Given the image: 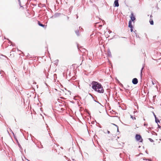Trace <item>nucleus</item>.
Wrapping results in <instances>:
<instances>
[{
    "label": "nucleus",
    "instance_id": "423d86ee",
    "mask_svg": "<svg viewBox=\"0 0 161 161\" xmlns=\"http://www.w3.org/2000/svg\"><path fill=\"white\" fill-rule=\"evenodd\" d=\"M128 26L130 28H133V26L132 25V22L130 20L129 21Z\"/></svg>",
    "mask_w": 161,
    "mask_h": 161
},
{
    "label": "nucleus",
    "instance_id": "7c9ffc66",
    "mask_svg": "<svg viewBox=\"0 0 161 161\" xmlns=\"http://www.w3.org/2000/svg\"><path fill=\"white\" fill-rule=\"evenodd\" d=\"M161 1V0H160Z\"/></svg>",
    "mask_w": 161,
    "mask_h": 161
},
{
    "label": "nucleus",
    "instance_id": "412c9836",
    "mask_svg": "<svg viewBox=\"0 0 161 161\" xmlns=\"http://www.w3.org/2000/svg\"><path fill=\"white\" fill-rule=\"evenodd\" d=\"M130 31L131 32H132L133 31V28H130Z\"/></svg>",
    "mask_w": 161,
    "mask_h": 161
},
{
    "label": "nucleus",
    "instance_id": "cd10ccee",
    "mask_svg": "<svg viewBox=\"0 0 161 161\" xmlns=\"http://www.w3.org/2000/svg\"><path fill=\"white\" fill-rule=\"evenodd\" d=\"M151 129V128H149L148 129Z\"/></svg>",
    "mask_w": 161,
    "mask_h": 161
},
{
    "label": "nucleus",
    "instance_id": "1a4fd4ad",
    "mask_svg": "<svg viewBox=\"0 0 161 161\" xmlns=\"http://www.w3.org/2000/svg\"><path fill=\"white\" fill-rule=\"evenodd\" d=\"M144 65L143 64V66H142V67L141 69V70L140 75H141V77H142V70L143 69H144Z\"/></svg>",
    "mask_w": 161,
    "mask_h": 161
},
{
    "label": "nucleus",
    "instance_id": "f8f14e48",
    "mask_svg": "<svg viewBox=\"0 0 161 161\" xmlns=\"http://www.w3.org/2000/svg\"><path fill=\"white\" fill-rule=\"evenodd\" d=\"M155 120L156 122L157 123H158L160 122L159 120L158 119H157V118L155 119Z\"/></svg>",
    "mask_w": 161,
    "mask_h": 161
},
{
    "label": "nucleus",
    "instance_id": "9b49d317",
    "mask_svg": "<svg viewBox=\"0 0 161 161\" xmlns=\"http://www.w3.org/2000/svg\"><path fill=\"white\" fill-rule=\"evenodd\" d=\"M151 25H153V20H151L149 21Z\"/></svg>",
    "mask_w": 161,
    "mask_h": 161
},
{
    "label": "nucleus",
    "instance_id": "7ed1b4c3",
    "mask_svg": "<svg viewBox=\"0 0 161 161\" xmlns=\"http://www.w3.org/2000/svg\"><path fill=\"white\" fill-rule=\"evenodd\" d=\"M130 18L131 20L133 21L136 19V18L134 16V14L133 13H131V14Z\"/></svg>",
    "mask_w": 161,
    "mask_h": 161
},
{
    "label": "nucleus",
    "instance_id": "393cba45",
    "mask_svg": "<svg viewBox=\"0 0 161 161\" xmlns=\"http://www.w3.org/2000/svg\"><path fill=\"white\" fill-rule=\"evenodd\" d=\"M80 29H82V28H81V27H79V29H80Z\"/></svg>",
    "mask_w": 161,
    "mask_h": 161
},
{
    "label": "nucleus",
    "instance_id": "dca6fc26",
    "mask_svg": "<svg viewBox=\"0 0 161 161\" xmlns=\"http://www.w3.org/2000/svg\"><path fill=\"white\" fill-rule=\"evenodd\" d=\"M59 14H56L55 15H54V16H55V17H57V16H58L59 15Z\"/></svg>",
    "mask_w": 161,
    "mask_h": 161
},
{
    "label": "nucleus",
    "instance_id": "4be33fe9",
    "mask_svg": "<svg viewBox=\"0 0 161 161\" xmlns=\"http://www.w3.org/2000/svg\"><path fill=\"white\" fill-rule=\"evenodd\" d=\"M58 60H56L55 61V63H58Z\"/></svg>",
    "mask_w": 161,
    "mask_h": 161
},
{
    "label": "nucleus",
    "instance_id": "aec40b11",
    "mask_svg": "<svg viewBox=\"0 0 161 161\" xmlns=\"http://www.w3.org/2000/svg\"><path fill=\"white\" fill-rule=\"evenodd\" d=\"M152 83L153 85H154L155 84L152 81Z\"/></svg>",
    "mask_w": 161,
    "mask_h": 161
},
{
    "label": "nucleus",
    "instance_id": "b1692460",
    "mask_svg": "<svg viewBox=\"0 0 161 161\" xmlns=\"http://www.w3.org/2000/svg\"><path fill=\"white\" fill-rule=\"evenodd\" d=\"M107 132H108V134H109L110 133V132L108 130L107 131Z\"/></svg>",
    "mask_w": 161,
    "mask_h": 161
},
{
    "label": "nucleus",
    "instance_id": "2eb2a0df",
    "mask_svg": "<svg viewBox=\"0 0 161 161\" xmlns=\"http://www.w3.org/2000/svg\"><path fill=\"white\" fill-rule=\"evenodd\" d=\"M113 125H115V126H116L117 127V131H119V129H118V126L117 125H115V124H113Z\"/></svg>",
    "mask_w": 161,
    "mask_h": 161
},
{
    "label": "nucleus",
    "instance_id": "0eeeda50",
    "mask_svg": "<svg viewBox=\"0 0 161 161\" xmlns=\"http://www.w3.org/2000/svg\"><path fill=\"white\" fill-rule=\"evenodd\" d=\"M38 24L40 26L42 27H46L45 25H43L41 24L39 21H38Z\"/></svg>",
    "mask_w": 161,
    "mask_h": 161
},
{
    "label": "nucleus",
    "instance_id": "9d476101",
    "mask_svg": "<svg viewBox=\"0 0 161 161\" xmlns=\"http://www.w3.org/2000/svg\"><path fill=\"white\" fill-rule=\"evenodd\" d=\"M75 33L77 36L79 35V32L78 30L76 31H75Z\"/></svg>",
    "mask_w": 161,
    "mask_h": 161
},
{
    "label": "nucleus",
    "instance_id": "4468645a",
    "mask_svg": "<svg viewBox=\"0 0 161 161\" xmlns=\"http://www.w3.org/2000/svg\"><path fill=\"white\" fill-rule=\"evenodd\" d=\"M148 139L151 142H154V141L151 138H149Z\"/></svg>",
    "mask_w": 161,
    "mask_h": 161
},
{
    "label": "nucleus",
    "instance_id": "f3484780",
    "mask_svg": "<svg viewBox=\"0 0 161 161\" xmlns=\"http://www.w3.org/2000/svg\"><path fill=\"white\" fill-rule=\"evenodd\" d=\"M86 50L85 49H83V51L84 52H85L86 51Z\"/></svg>",
    "mask_w": 161,
    "mask_h": 161
},
{
    "label": "nucleus",
    "instance_id": "a878e982",
    "mask_svg": "<svg viewBox=\"0 0 161 161\" xmlns=\"http://www.w3.org/2000/svg\"><path fill=\"white\" fill-rule=\"evenodd\" d=\"M61 110H64V109H63V108H61Z\"/></svg>",
    "mask_w": 161,
    "mask_h": 161
},
{
    "label": "nucleus",
    "instance_id": "c756f323",
    "mask_svg": "<svg viewBox=\"0 0 161 161\" xmlns=\"http://www.w3.org/2000/svg\"><path fill=\"white\" fill-rule=\"evenodd\" d=\"M100 27L102 26V25H100Z\"/></svg>",
    "mask_w": 161,
    "mask_h": 161
},
{
    "label": "nucleus",
    "instance_id": "f03ea898",
    "mask_svg": "<svg viewBox=\"0 0 161 161\" xmlns=\"http://www.w3.org/2000/svg\"><path fill=\"white\" fill-rule=\"evenodd\" d=\"M136 139L137 141H140V142H142V139L141 136L138 134H136Z\"/></svg>",
    "mask_w": 161,
    "mask_h": 161
},
{
    "label": "nucleus",
    "instance_id": "6e6552de",
    "mask_svg": "<svg viewBox=\"0 0 161 161\" xmlns=\"http://www.w3.org/2000/svg\"><path fill=\"white\" fill-rule=\"evenodd\" d=\"M108 55L109 57H111V52L110 51V50H108Z\"/></svg>",
    "mask_w": 161,
    "mask_h": 161
},
{
    "label": "nucleus",
    "instance_id": "5701e85b",
    "mask_svg": "<svg viewBox=\"0 0 161 161\" xmlns=\"http://www.w3.org/2000/svg\"><path fill=\"white\" fill-rule=\"evenodd\" d=\"M158 127L159 128H160V126L158 124Z\"/></svg>",
    "mask_w": 161,
    "mask_h": 161
},
{
    "label": "nucleus",
    "instance_id": "20e7f679",
    "mask_svg": "<svg viewBox=\"0 0 161 161\" xmlns=\"http://www.w3.org/2000/svg\"><path fill=\"white\" fill-rule=\"evenodd\" d=\"M132 82L134 84H136L138 83V80L136 78H134L132 80Z\"/></svg>",
    "mask_w": 161,
    "mask_h": 161
},
{
    "label": "nucleus",
    "instance_id": "ddd939ff",
    "mask_svg": "<svg viewBox=\"0 0 161 161\" xmlns=\"http://www.w3.org/2000/svg\"><path fill=\"white\" fill-rule=\"evenodd\" d=\"M130 117L131 118H132L133 119H136V117H133V116H132L131 115H130Z\"/></svg>",
    "mask_w": 161,
    "mask_h": 161
},
{
    "label": "nucleus",
    "instance_id": "39448f33",
    "mask_svg": "<svg viewBox=\"0 0 161 161\" xmlns=\"http://www.w3.org/2000/svg\"><path fill=\"white\" fill-rule=\"evenodd\" d=\"M114 4L115 7H118L119 6V4L118 3V0H115L114 2Z\"/></svg>",
    "mask_w": 161,
    "mask_h": 161
},
{
    "label": "nucleus",
    "instance_id": "bb28decb",
    "mask_svg": "<svg viewBox=\"0 0 161 161\" xmlns=\"http://www.w3.org/2000/svg\"><path fill=\"white\" fill-rule=\"evenodd\" d=\"M135 112H135V111H134V114L135 113Z\"/></svg>",
    "mask_w": 161,
    "mask_h": 161
},
{
    "label": "nucleus",
    "instance_id": "6ab92c4d",
    "mask_svg": "<svg viewBox=\"0 0 161 161\" xmlns=\"http://www.w3.org/2000/svg\"><path fill=\"white\" fill-rule=\"evenodd\" d=\"M144 126H146L147 125V124L145 123L144 125Z\"/></svg>",
    "mask_w": 161,
    "mask_h": 161
},
{
    "label": "nucleus",
    "instance_id": "a211bd4d",
    "mask_svg": "<svg viewBox=\"0 0 161 161\" xmlns=\"http://www.w3.org/2000/svg\"><path fill=\"white\" fill-rule=\"evenodd\" d=\"M153 115H154V117L155 118V119L157 118L156 115H155V114L154 113H153Z\"/></svg>",
    "mask_w": 161,
    "mask_h": 161
},
{
    "label": "nucleus",
    "instance_id": "c85d7f7f",
    "mask_svg": "<svg viewBox=\"0 0 161 161\" xmlns=\"http://www.w3.org/2000/svg\"><path fill=\"white\" fill-rule=\"evenodd\" d=\"M42 147V146H41V147Z\"/></svg>",
    "mask_w": 161,
    "mask_h": 161
},
{
    "label": "nucleus",
    "instance_id": "f257e3e1",
    "mask_svg": "<svg viewBox=\"0 0 161 161\" xmlns=\"http://www.w3.org/2000/svg\"><path fill=\"white\" fill-rule=\"evenodd\" d=\"M92 87L95 91L99 93H103L104 90L102 85L98 82L92 81L91 83Z\"/></svg>",
    "mask_w": 161,
    "mask_h": 161
}]
</instances>
